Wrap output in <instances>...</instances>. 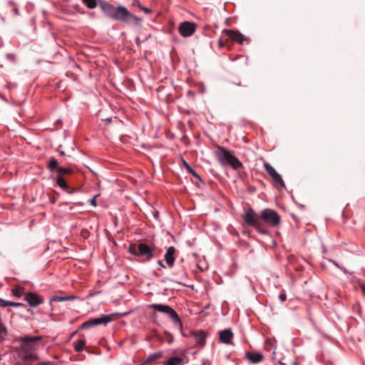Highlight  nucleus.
I'll return each mask as SVG.
<instances>
[{
  "mask_svg": "<svg viewBox=\"0 0 365 365\" xmlns=\"http://www.w3.org/2000/svg\"><path fill=\"white\" fill-rule=\"evenodd\" d=\"M244 220L249 226L254 227L258 232L266 234L267 230L263 227L262 222L272 227H277L280 223V217L277 212L266 209L260 215L250 209L244 215Z\"/></svg>",
  "mask_w": 365,
  "mask_h": 365,
  "instance_id": "nucleus-1",
  "label": "nucleus"
},
{
  "mask_svg": "<svg viewBox=\"0 0 365 365\" xmlns=\"http://www.w3.org/2000/svg\"><path fill=\"white\" fill-rule=\"evenodd\" d=\"M24 289L22 287H16L12 289V293L14 296L19 297L24 293Z\"/></svg>",
  "mask_w": 365,
  "mask_h": 365,
  "instance_id": "nucleus-25",
  "label": "nucleus"
},
{
  "mask_svg": "<svg viewBox=\"0 0 365 365\" xmlns=\"http://www.w3.org/2000/svg\"><path fill=\"white\" fill-rule=\"evenodd\" d=\"M158 264L161 267H165V265L163 264V263L162 262V261H158Z\"/></svg>",
  "mask_w": 365,
  "mask_h": 365,
  "instance_id": "nucleus-37",
  "label": "nucleus"
},
{
  "mask_svg": "<svg viewBox=\"0 0 365 365\" xmlns=\"http://www.w3.org/2000/svg\"><path fill=\"white\" fill-rule=\"evenodd\" d=\"M264 168L267 173L272 177L275 186L277 187H284V182L281 175L274 170V168L268 163H264Z\"/></svg>",
  "mask_w": 365,
  "mask_h": 365,
  "instance_id": "nucleus-7",
  "label": "nucleus"
},
{
  "mask_svg": "<svg viewBox=\"0 0 365 365\" xmlns=\"http://www.w3.org/2000/svg\"><path fill=\"white\" fill-rule=\"evenodd\" d=\"M86 342L83 340H78L75 343V351L80 352L85 346Z\"/></svg>",
  "mask_w": 365,
  "mask_h": 365,
  "instance_id": "nucleus-23",
  "label": "nucleus"
},
{
  "mask_svg": "<svg viewBox=\"0 0 365 365\" xmlns=\"http://www.w3.org/2000/svg\"><path fill=\"white\" fill-rule=\"evenodd\" d=\"M106 120L108 123H110V119H108H108H106Z\"/></svg>",
  "mask_w": 365,
  "mask_h": 365,
  "instance_id": "nucleus-42",
  "label": "nucleus"
},
{
  "mask_svg": "<svg viewBox=\"0 0 365 365\" xmlns=\"http://www.w3.org/2000/svg\"><path fill=\"white\" fill-rule=\"evenodd\" d=\"M10 302L4 300L0 298V306L3 307H9Z\"/></svg>",
  "mask_w": 365,
  "mask_h": 365,
  "instance_id": "nucleus-28",
  "label": "nucleus"
},
{
  "mask_svg": "<svg viewBox=\"0 0 365 365\" xmlns=\"http://www.w3.org/2000/svg\"><path fill=\"white\" fill-rule=\"evenodd\" d=\"M81 235L82 236V237L86 239L89 236V232L88 230H83L81 232Z\"/></svg>",
  "mask_w": 365,
  "mask_h": 365,
  "instance_id": "nucleus-29",
  "label": "nucleus"
},
{
  "mask_svg": "<svg viewBox=\"0 0 365 365\" xmlns=\"http://www.w3.org/2000/svg\"><path fill=\"white\" fill-rule=\"evenodd\" d=\"M100 6L105 14L113 19L132 26H140L141 24V19L132 14L125 7H115L111 4L104 2H101Z\"/></svg>",
  "mask_w": 365,
  "mask_h": 365,
  "instance_id": "nucleus-2",
  "label": "nucleus"
},
{
  "mask_svg": "<svg viewBox=\"0 0 365 365\" xmlns=\"http://www.w3.org/2000/svg\"><path fill=\"white\" fill-rule=\"evenodd\" d=\"M233 333L230 329H225L219 333V339L222 343L226 344H232Z\"/></svg>",
  "mask_w": 365,
  "mask_h": 365,
  "instance_id": "nucleus-13",
  "label": "nucleus"
},
{
  "mask_svg": "<svg viewBox=\"0 0 365 365\" xmlns=\"http://www.w3.org/2000/svg\"><path fill=\"white\" fill-rule=\"evenodd\" d=\"M39 340H41L40 336H25L18 339V341L21 343L19 357L25 365H29L31 361L38 359L36 354L33 352V350L36 349L34 343Z\"/></svg>",
  "mask_w": 365,
  "mask_h": 365,
  "instance_id": "nucleus-3",
  "label": "nucleus"
},
{
  "mask_svg": "<svg viewBox=\"0 0 365 365\" xmlns=\"http://www.w3.org/2000/svg\"><path fill=\"white\" fill-rule=\"evenodd\" d=\"M133 6H138V8H140L142 5L140 4L139 0H133Z\"/></svg>",
  "mask_w": 365,
  "mask_h": 365,
  "instance_id": "nucleus-34",
  "label": "nucleus"
},
{
  "mask_svg": "<svg viewBox=\"0 0 365 365\" xmlns=\"http://www.w3.org/2000/svg\"><path fill=\"white\" fill-rule=\"evenodd\" d=\"M76 298V297L75 296H67V297H62V296H54L51 299H50V302H49V304L51 307V310H53L54 309V307H53V303L54 302H65V301H70V300H73Z\"/></svg>",
  "mask_w": 365,
  "mask_h": 365,
  "instance_id": "nucleus-16",
  "label": "nucleus"
},
{
  "mask_svg": "<svg viewBox=\"0 0 365 365\" xmlns=\"http://www.w3.org/2000/svg\"><path fill=\"white\" fill-rule=\"evenodd\" d=\"M190 334L193 336L196 344L200 346H203L205 344V340L207 334L202 330L192 331Z\"/></svg>",
  "mask_w": 365,
  "mask_h": 365,
  "instance_id": "nucleus-12",
  "label": "nucleus"
},
{
  "mask_svg": "<svg viewBox=\"0 0 365 365\" xmlns=\"http://www.w3.org/2000/svg\"><path fill=\"white\" fill-rule=\"evenodd\" d=\"M129 252L132 255L143 257L148 260L150 259L154 256L153 249L145 243H139L138 245L133 244L130 245Z\"/></svg>",
  "mask_w": 365,
  "mask_h": 365,
  "instance_id": "nucleus-5",
  "label": "nucleus"
},
{
  "mask_svg": "<svg viewBox=\"0 0 365 365\" xmlns=\"http://www.w3.org/2000/svg\"><path fill=\"white\" fill-rule=\"evenodd\" d=\"M363 293L365 294V285L361 287Z\"/></svg>",
  "mask_w": 365,
  "mask_h": 365,
  "instance_id": "nucleus-40",
  "label": "nucleus"
},
{
  "mask_svg": "<svg viewBox=\"0 0 365 365\" xmlns=\"http://www.w3.org/2000/svg\"><path fill=\"white\" fill-rule=\"evenodd\" d=\"M37 365H54V363L52 361H47L40 362Z\"/></svg>",
  "mask_w": 365,
  "mask_h": 365,
  "instance_id": "nucleus-33",
  "label": "nucleus"
},
{
  "mask_svg": "<svg viewBox=\"0 0 365 365\" xmlns=\"http://www.w3.org/2000/svg\"><path fill=\"white\" fill-rule=\"evenodd\" d=\"M25 300L33 307H36L43 303L42 298L34 292H29L25 297Z\"/></svg>",
  "mask_w": 365,
  "mask_h": 365,
  "instance_id": "nucleus-11",
  "label": "nucleus"
},
{
  "mask_svg": "<svg viewBox=\"0 0 365 365\" xmlns=\"http://www.w3.org/2000/svg\"><path fill=\"white\" fill-rule=\"evenodd\" d=\"M182 359L180 357L175 356L168 359L166 362V365H181Z\"/></svg>",
  "mask_w": 365,
  "mask_h": 365,
  "instance_id": "nucleus-21",
  "label": "nucleus"
},
{
  "mask_svg": "<svg viewBox=\"0 0 365 365\" xmlns=\"http://www.w3.org/2000/svg\"><path fill=\"white\" fill-rule=\"evenodd\" d=\"M196 31V24L191 21H183L178 26V31L183 37L191 36Z\"/></svg>",
  "mask_w": 365,
  "mask_h": 365,
  "instance_id": "nucleus-8",
  "label": "nucleus"
},
{
  "mask_svg": "<svg viewBox=\"0 0 365 365\" xmlns=\"http://www.w3.org/2000/svg\"><path fill=\"white\" fill-rule=\"evenodd\" d=\"M60 154H61V155H65V153H64L63 151H61V152H60Z\"/></svg>",
  "mask_w": 365,
  "mask_h": 365,
  "instance_id": "nucleus-41",
  "label": "nucleus"
},
{
  "mask_svg": "<svg viewBox=\"0 0 365 365\" xmlns=\"http://www.w3.org/2000/svg\"><path fill=\"white\" fill-rule=\"evenodd\" d=\"M183 165L185 166V168H186V170H187L188 173H190V174H192L194 177L198 178V179H200V175L195 172V170H193L190 165L185 160H183Z\"/></svg>",
  "mask_w": 365,
  "mask_h": 365,
  "instance_id": "nucleus-22",
  "label": "nucleus"
},
{
  "mask_svg": "<svg viewBox=\"0 0 365 365\" xmlns=\"http://www.w3.org/2000/svg\"><path fill=\"white\" fill-rule=\"evenodd\" d=\"M143 41H144V40L140 41V38H139L138 37L136 38V43H137L138 44V43H141V42H143Z\"/></svg>",
  "mask_w": 365,
  "mask_h": 365,
  "instance_id": "nucleus-38",
  "label": "nucleus"
},
{
  "mask_svg": "<svg viewBox=\"0 0 365 365\" xmlns=\"http://www.w3.org/2000/svg\"><path fill=\"white\" fill-rule=\"evenodd\" d=\"M218 43H219L220 47H222L225 45V43H223V41H222L221 38L218 41Z\"/></svg>",
  "mask_w": 365,
  "mask_h": 365,
  "instance_id": "nucleus-36",
  "label": "nucleus"
},
{
  "mask_svg": "<svg viewBox=\"0 0 365 365\" xmlns=\"http://www.w3.org/2000/svg\"><path fill=\"white\" fill-rule=\"evenodd\" d=\"M112 320L111 317L103 315L99 318L92 319L91 320L86 321L81 324V328L83 329H88L94 326L100 325V324H106Z\"/></svg>",
  "mask_w": 365,
  "mask_h": 365,
  "instance_id": "nucleus-9",
  "label": "nucleus"
},
{
  "mask_svg": "<svg viewBox=\"0 0 365 365\" xmlns=\"http://www.w3.org/2000/svg\"><path fill=\"white\" fill-rule=\"evenodd\" d=\"M149 307H150V308H152V309H155V311L166 314L173 320L174 324H175L176 325H178L179 327L182 326L181 320H180L178 314L170 307H169L168 305H165V304H150Z\"/></svg>",
  "mask_w": 365,
  "mask_h": 365,
  "instance_id": "nucleus-6",
  "label": "nucleus"
},
{
  "mask_svg": "<svg viewBox=\"0 0 365 365\" xmlns=\"http://www.w3.org/2000/svg\"><path fill=\"white\" fill-rule=\"evenodd\" d=\"M90 203H91L92 205L96 206V197H93L92 199H91V200H90Z\"/></svg>",
  "mask_w": 365,
  "mask_h": 365,
  "instance_id": "nucleus-35",
  "label": "nucleus"
},
{
  "mask_svg": "<svg viewBox=\"0 0 365 365\" xmlns=\"http://www.w3.org/2000/svg\"><path fill=\"white\" fill-rule=\"evenodd\" d=\"M173 337L171 336H170V339H168V343L170 344L173 341Z\"/></svg>",
  "mask_w": 365,
  "mask_h": 365,
  "instance_id": "nucleus-39",
  "label": "nucleus"
},
{
  "mask_svg": "<svg viewBox=\"0 0 365 365\" xmlns=\"http://www.w3.org/2000/svg\"><path fill=\"white\" fill-rule=\"evenodd\" d=\"M6 59L11 62H15L16 61V56L13 53H8V54H6Z\"/></svg>",
  "mask_w": 365,
  "mask_h": 365,
  "instance_id": "nucleus-27",
  "label": "nucleus"
},
{
  "mask_svg": "<svg viewBox=\"0 0 365 365\" xmlns=\"http://www.w3.org/2000/svg\"><path fill=\"white\" fill-rule=\"evenodd\" d=\"M186 277H187L186 272L184 271L183 269H181L178 272V273L176 274V277L175 279H171L170 280L177 282H178V280H183V279H186Z\"/></svg>",
  "mask_w": 365,
  "mask_h": 365,
  "instance_id": "nucleus-20",
  "label": "nucleus"
},
{
  "mask_svg": "<svg viewBox=\"0 0 365 365\" xmlns=\"http://www.w3.org/2000/svg\"><path fill=\"white\" fill-rule=\"evenodd\" d=\"M58 172L59 173V175L62 176L63 175H70L73 173V171L70 168H64L60 167L59 168H58Z\"/></svg>",
  "mask_w": 365,
  "mask_h": 365,
  "instance_id": "nucleus-26",
  "label": "nucleus"
},
{
  "mask_svg": "<svg viewBox=\"0 0 365 365\" xmlns=\"http://www.w3.org/2000/svg\"><path fill=\"white\" fill-rule=\"evenodd\" d=\"M58 160L54 158H51L48 162V168L51 172H53L54 170L58 171V168H60L58 166Z\"/></svg>",
  "mask_w": 365,
  "mask_h": 365,
  "instance_id": "nucleus-19",
  "label": "nucleus"
},
{
  "mask_svg": "<svg viewBox=\"0 0 365 365\" xmlns=\"http://www.w3.org/2000/svg\"><path fill=\"white\" fill-rule=\"evenodd\" d=\"M82 1L89 9H94L97 6L96 0H82Z\"/></svg>",
  "mask_w": 365,
  "mask_h": 365,
  "instance_id": "nucleus-24",
  "label": "nucleus"
},
{
  "mask_svg": "<svg viewBox=\"0 0 365 365\" xmlns=\"http://www.w3.org/2000/svg\"><path fill=\"white\" fill-rule=\"evenodd\" d=\"M224 33L226 34L228 38H231L240 44H243L245 41H249L247 38L245 37L241 33L238 31H235L233 30H225Z\"/></svg>",
  "mask_w": 365,
  "mask_h": 365,
  "instance_id": "nucleus-10",
  "label": "nucleus"
},
{
  "mask_svg": "<svg viewBox=\"0 0 365 365\" xmlns=\"http://www.w3.org/2000/svg\"><path fill=\"white\" fill-rule=\"evenodd\" d=\"M139 9H141L142 11H143L145 14L151 13V10L150 9L144 7L143 6H141Z\"/></svg>",
  "mask_w": 365,
  "mask_h": 365,
  "instance_id": "nucleus-31",
  "label": "nucleus"
},
{
  "mask_svg": "<svg viewBox=\"0 0 365 365\" xmlns=\"http://www.w3.org/2000/svg\"><path fill=\"white\" fill-rule=\"evenodd\" d=\"M56 182L57 184L64 190H66L68 193H73L74 191V189L70 187L66 182L64 178L58 175L56 178Z\"/></svg>",
  "mask_w": 365,
  "mask_h": 365,
  "instance_id": "nucleus-17",
  "label": "nucleus"
},
{
  "mask_svg": "<svg viewBox=\"0 0 365 365\" xmlns=\"http://www.w3.org/2000/svg\"><path fill=\"white\" fill-rule=\"evenodd\" d=\"M215 155L218 161L222 165H230L233 169L237 170L242 167V163L234 156L226 148L222 146H217L215 151Z\"/></svg>",
  "mask_w": 365,
  "mask_h": 365,
  "instance_id": "nucleus-4",
  "label": "nucleus"
},
{
  "mask_svg": "<svg viewBox=\"0 0 365 365\" xmlns=\"http://www.w3.org/2000/svg\"><path fill=\"white\" fill-rule=\"evenodd\" d=\"M246 356H247V359L253 364H257V363L260 362L261 361H262V359L264 358V356L262 354L254 353V352H247L246 354Z\"/></svg>",
  "mask_w": 365,
  "mask_h": 365,
  "instance_id": "nucleus-15",
  "label": "nucleus"
},
{
  "mask_svg": "<svg viewBox=\"0 0 365 365\" xmlns=\"http://www.w3.org/2000/svg\"><path fill=\"white\" fill-rule=\"evenodd\" d=\"M175 252V248L174 247H170L164 256L165 260L167 263V264L172 267L174 264L175 258L174 257Z\"/></svg>",
  "mask_w": 365,
  "mask_h": 365,
  "instance_id": "nucleus-14",
  "label": "nucleus"
},
{
  "mask_svg": "<svg viewBox=\"0 0 365 365\" xmlns=\"http://www.w3.org/2000/svg\"><path fill=\"white\" fill-rule=\"evenodd\" d=\"M9 306H11V307H22V306H24V304L22 303L10 302Z\"/></svg>",
  "mask_w": 365,
  "mask_h": 365,
  "instance_id": "nucleus-30",
  "label": "nucleus"
},
{
  "mask_svg": "<svg viewBox=\"0 0 365 365\" xmlns=\"http://www.w3.org/2000/svg\"><path fill=\"white\" fill-rule=\"evenodd\" d=\"M279 299L282 301V302H285L286 299H287V296L285 294V293H281L279 295Z\"/></svg>",
  "mask_w": 365,
  "mask_h": 365,
  "instance_id": "nucleus-32",
  "label": "nucleus"
},
{
  "mask_svg": "<svg viewBox=\"0 0 365 365\" xmlns=\"http://www.w3.org/2000/svg\"><path fill=\"white\" fill-rule=\"evenodd\" d=\"M163 356L162 351H158L152 354H150L145 361V363H151Z\"/></svg>",
  "mask_w": 365,
  "mask_h": 365,
  "instance_id": "nucleus-18",
  "label": "nucleus"
}]
</instances>
